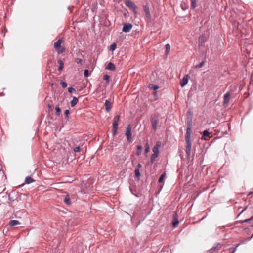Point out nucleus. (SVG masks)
I'll list each match as a JSON object with an SVG mask.
<instances>
[{"label":"nucleus","mask_w":253,"mask_h":253,"mask_svg":"<svg viewBox=\"0 0 253 253\" xmlns=\"http://www.w3.org/2000/svg\"><path fill=\"white\" fill-rule=\"evenodd\" d=\"M63 40L60 39L54 43V48L59 54L62 53L65 51V48L64 47H61V44Z\"/></svg>","instance_id":"obj_1"},{"label":"nucleus","mask_w":253,"mask_h":253,"mask_svg":"<svg viewBox=\"0 0 253 253\" xmlns=\"http://www.w3.org/2000/svg\"><path fill=\"white\" fill-rule=\"evenodd\" d=\"M120 119L119 115H116L114 116L113 121V134L114 136L116 135L117 132L118 121Z\"/></svg>","instance_id":"obj_2"},{"label":"nucleus","mask_w":253,"mask_h":253,"mask_svg":"<svg viewBox=\"0 0 253 253\" xmlns=\"http://www.w3.org/2000/svg\"><path fill=\"white\" fill-rule=\"evenodd\" d=\"M186 146V156L187 159H189L191 155V141L190 139L185 140Z\"/></svg>","instance_id":"obj_3"},{"label":"nucleus","mask_w":253,"mask_h":253,"mask_svg":"<svg viewBox=\"0 0 253 253\" xmlns=\"http://www.w3.org/2000/svg\"><path fill=\"white\" fill-rule=\"evenodd\" d=\"M125 4L127 7L132 9L135 14L137 13V6L134 2L130 0H126Z\"/></svg>","instance_id":"obj_4"},{"label":"nucleus","mask_w":253,"mask_h":253,"mask_svg":"<svg viewBox=\"0 0 253 253\" xmlns=\"http://www.w3.org/2000/svg\"><path fill=\"white\" fill-rule=\"evenodd\" d=\"M131 128H132V126L131 125H128L126 128V131L125 134L126 136L127 141L128 142H130L131 141V135H132Z\"/></svg>","instance_id":"obj_5"},{"label":"nucleus","mask_w":253,"mask_h":253,"mask_svg":"<svg viewBox=\"0 0 253 253\" xmlns=\"http://www.w3.org/2000/svg\"><path fill=\"white\" fill-rule=\"evenodd\" d=\"M143 9L145 13L146 16L148 19V21L150 22L151 21V16L149 11V8L148 6L147 5H144Z\"/></svg>","instance_id":"obj_6"},{"label":"nucleus","mask_w":253,"mask_h":253,"mask_svg":"<svg viewBox=\"0 0 253 253\" xmlns=\"http://www.w3.org/2000/svg\"><path fill=\"white\" fill-rule=\"evenodd\" d=\"M132 25L130 23H126L123 25L122 31L124 32H129L132 29Z\"/></svg>","instance_id":"obj_7"},{"label":"nucleus","mask_w":253,"mask_h":253,"mask_svg":"<svg viewBox=\"0 0 253 253\" xmlns=\"http://www.w3.org/2000/svg\"><path fill=\"white\" fill-rule=\"evenodd\" d=\"M189 76L188 75H185L183 78L181 80L180 84L182 87L186 85L188 82Z\"/></svg>","instance_id":"obj_8"},{"label":"nucleus","mask_w":253,"mask_h":253,"mask_svg":"<svg viewBox=\"0 0 253 253\" xmlns=\"http://www.w3.org/2000/svg\"><path fill=\"white\" fill-rule=\"evenodd\" d=\"M206 39L205 36L201 35L199 38V43L198 45L199 47H203L204 46L205 43L206 42Z\"/></svg>","instance_id":"obj_9"},{"label":"nucleus","mask_w":253,"mask_h":253,"mask_svg":"<svg viewBox=\"0 0 253 253\" xmlns=\"http://www.w3.org/2000/svg\"><path fill=\"white\" fill-rule=\"evenodd\" d=\"M230 96V93L229 91H227L224 95V100H223V105H228L229 102V98Z\"/></svg>","instance_id":"obj_10"},{"label":"nucleus","mask_w":253,"mask_h":253,"mask_svg":"<svg viewBox=\"0 0 253 253\" xmlns=\"http://www.w3.org/2000/svg\"><path fill=\"white\" fill-rule=\"evenodd\" d=\"M106 69L112 71H114L116 69L115 66L111 62H109L106 66Z\"/></svg>","instance_id":"obj_11"},{"label":"nucleus","mask_w":253,"mask_h":253,"mask_svg":"<svg viewBox=\"0 0 253 253\" xmlns=\"http://www.w3.org/2000/svg\"><path fill=\"white\" fill-rule=\"evenodd\" d=\"M105 106L106 111L107 112H110V111L111 110V103H110V102L109 100H106L105 101Z\"/></svg>","instance_id":"obj_12"},{"label":"nucleus","mask_w":253,"mask_h":253,"mask_svg":"<svg viewBox=\"0 0 253 253\" xmlns=\"http://www.w3.org/2000/svg\"><path fill=\"white\" fill-rule=\"evenodd\" d=\"M161 147V143L160 142L157 143L155 146L153 148L152 151L153 153L159 154V149Z\"/></svg>","instance_id":"obj_13"},{"label":"nucleus","mask_w":253,"mask_h":253,"mask_svg":"<svg viewBox=\"0 0 253 253\" xmlns=\"http://www.w3.org/2000/svg\"><path fill=\"white\" fill-rule=\"evenodd\" d=\"M191 133V128H187L186 133V136H185V140L190 139Z\"/></svg>","instance_id":"obj_14"},{"label":"nucleus","mask_w":253,"mask_h":253,"mask_svg":"<svg viewBox=\"0 0 253 253\" xmlns=\"http://www.w3.org/2000/svg\"><path fill=\"white\" fill-rule=\"evenodd\" d=\"M78 99L76 97H73L72 100L70 102L71 106L72 107H74L77 103Z\"/></svg>","instance_id":"obj_15"},{"label":"nucleus","mask_w":253,"mask_h":253,"mask_svg":"<svg viewBox=\"0 0 253 253\" xmlns=\"http://www.w3.org/2000/svg\"><path fill=\"white\" fill-rule=\"evenodd\" d=\"M34 181V180L31 177L28 176L25 178V183L29 184Z\"/></svg>","instance_id":"obj_16"},{"label":"nucleus","mask_w":253,"mask_h":253,"mask_svg":"<svg viewBox=\"0 0 253 253\" xmlns=\"http://www.w3.org/2000/svg\"><path fill=\"white\" fill-rule=\"evenodd\" d=\"M135 175L136 178L138 180H139L140 179V175H141V174L140 172V169H135Z\"/></svg>","instance_id":"obj_17"},{"label":"nucleus","mask_w":253,"mask_h":253,"mask_svg":"<svg viewBox=\"0 0 253 253\" xmlns=\"http://www.w3.org/2000/svg\"><path fill=\"white\" fill-rule=\"evenodd\" d=\"M157 124H158V121L157 120L154 119H153L152 120V126L154 130H156L157 128Z\"/></svg>","instance_id":"obj_18"},{"label":"nucleus","mask_w":253,"mask_h":253,"mask_svg":"<svg viewBox=\"0 0 253 253\" xmlns=\"http://www.w3.org/2000/svg\"><path fill=\"white\" fill-rule=\"evenodd\" d=\"M64 201L65 203L67 205H69L71 204L70 199L69 196L68 195H66V196L65 197V198L64 199Z\"/></svg>","instance_id":"obj_19"},{"label":"nucleus","mask_w":253,"mask_h":253,"mask_svg":"<svg viewBox=\"0 0 253 253\" xmlns=\"http://www.w3.org/2000/svg\"><path fill=\"white\" fill-rule=\"evenodd\" d=\"M57 62L59 64V70H62L64 66V63L63 62L61 59H58Z\"/></svg>","instance_id":"obj_20"},{"label":"nucleus","mask_w":253,"mask_h":253,"mask_svg":"<svg viewBox=\"0 0 253 253\" xmlns=\"http://www.w3.org/2000/svg\"><path fill=\"white\" fill-rule=\"evenodd\" d=\"M192 127V118L188 117L187 119V128Z\"/></svg>","instance_id":"obj_21"},{"label":"nucleus","mask_w":253,"mask_h":253,"mask_svg":"<svg viewBox=\"0 0 253 253\" xmlns=\"http://www.w3.org/2000/svg\"><path fill=\"white\" fill-rule=\"evenodd\" d=\"M137 152H136V155L137 156H139L141 154L142 147L141 145H137Z\"/></svg>","instance_id":"obj_22"},{"label":"nucleus","mask_w":253,"mask_h":253,"mask_svg":"<svg viewBox=\"0 0 253 253\" xmlns=\"http://www.w3.org/2000/svg\"><path fill=\"white\" fill-rule=\"evenodd\" d=\"M18 224H19V222L16 220H11L9 223V225L11 226H14Z\"/></svg>","instance_id":"obj_23"},{"label":"nucleus","mask_w":253,"mask_h":253,"mask_svg":"<svg viewBox=\"0 0 253 253\" xmlns=\"http://www.w3.org/2000/svg\"><path fill=\"white\" fill-rule=\"evenodd\" d=\"M149 88L153 89L154 90H156L159 88L158 86L154 85L152 84H151L149 85Z\"/></svg>","instance_id":"obj_24"},{"label":"nucleus","mask_w":253,"mask_h":253,"mask_svg":"<svg viewBox=\"0 0 253 253\" xmlns=\"http://www.w3.org/2000/svg\"><path fill=\"white\" fill-rule=\"evenodd\" d=\"M204 63H205V60H203L202 61L200 64H198V65H195L194 68L195 69H197V68H201L204 65Z\"/></svg>","instance_id":"obj_25"},{"label":"nucleus","mask_w":253,"mask_h":253,"mask_svg":"<svg viewBox=\"0 0 253 253\" xmlns=\"http://www.w3.org/2000/svg\"><path fill=\"white\" fill-rule=\"evenodd\" d=\"M165 176H166V173H163L161 175V176L159 177L158 182L160 183H162L163 182L164 178L165 177Z\"/></svg>","instance_id":"obj_26"},{"label":"nucleus","mask_w":253,"mask_h":253,"mask_svg":"<svg viewBox=\"0 0 253 253\" xmlns=\"http://www.w3.org/2000/svg\"><path fill=\"white\" fill-rule=\"evenodd\" d=\"M170 50V46L169 44H167L166 45V54H168Z\"/></svg>","instance_id":"obj_27"},{"label":"nucleus","mask_w":253,"mask_h":253,"mask_svg":"<svg viewBox=\"0 0 253 253\" xmlns=\"http://www.w3.org/2000/svg\"><path fill=\"white\" fill-rule=\"evenodd\" d=\"M210 135V132L207 130H205L203 131L202 138L204 137H208Z\"/></svg>","instance_id":"obj_28"},{"label":"nucleus","mask_w":253,"mask_h":253,"mask_svg":"<svg viewBox=\"0 0 253 253\" xmlns=\"http://www.w3.org/2000/svg\"><path fill=\"white\" fill-rule=\"evenodd\" d=\"M252 220H253V216H252L249 219H245V220H242V221H241L240 222L242 223H247V222H249V221H252Z\"/></svg>","instance_id":"obj_29"},{"label":"nucleus","mask_w":253,"mask_h":253,"mask_svg":"<svg viewBox=\"0 0 253 253\" xmlns=\"http://www.w3.org/2000/svg\"><path fill=\"white\" fill-rule=\"evenodd\" d=\"M191 8L192 9H195V8L196 7V0H191Z\"/></svg>","instance_id":"obj_30"},{"label":"nucleus","mask_w":253,"mask_h":253,"mask_svg":"<svg viewBox=\"0 0 253 253\" xmlns=\"http://www.w3.org/2000/svg\"><path fill=\"white\" fill-rule=\"evenodd\" d=\"M173 221H178V218H177V214L176 211H175L174 212L173 215Z\"/></svg>","instance_id":"obj_31"},{"label":"nucleus","mask_w":253,"mask_h":253,"mask_svg":"<svg viewBox=\"0 0 253 253\" xmlns=\"http://www.w3.org/2000/svg\"><path fill=\"white\" fill-rule=\"evenodd\" d=\"M116 48V44L115 43H113L110 46V50L111 51H114Z\"/></svg>","instance_id":"obj_32"},{"label":"nucleus","mask_w":253,"mask_h":253,"mask_svg":"<svg viewBox=\"0 0 253 253\" xmlns=\"http://www.w3.org/2000/svg\"><path fill=\"white\" fill-rule=\"evenodd\" d=\"M55 110L56 114L58 115H59L61 111L60 108L58 106H56L55 108Z\"/></svg>","instance_id":"obj_33"},{"label":"nucleus","mask_w":253,"mask_h":253,"mask_svg":"<svg viewBox=\"0 0 253 253\" xmlns=\"http://www.w3.org/2000/svg\"><path fill=\"white\" fill-rule=\"evenodd\" d=\"M109 78H110V76L109 75H105L103 77V79L104 80L106 81L107 83H108V82H109Z\"/></svg>","instance_id":"obj_34"},{"label":"nucleus","mask_w":253,"mask_h":253,"mask_svg":"<svg viewBox=\"0 0 253 253\" xmlns=\"http://www.w3.org/2000/svg\"><path fill=\"white\" fill-rule=\"evenodd\" d=\"M178 224H179L178 221H172V225H173V227H174V228L178 226Z\"/></svg>","instance_id":"obj_35"},{"label":"nucleus","mask_w":253,"mask_h":253,"mask_svg":"<svg viewBox=\"0 0 253 253\" xmlns=\"http://www.w3.org/2000/svg\"><path fill=\"white\" fill-rule=\"evenodd\" d=\"M81 150V148L79 146H77L76 147L74 148V151L75 152H79Z\"/></svg>","instance_id":"obj_36"},{"label":"nucleus","mask_w":253,"mask_h":253,"mask_svg":"<svg viewBox=\"0 0 253 253\" xmlns=\"http://www.w3.org/2000/svg\"><path fill=\"white\" fill-rule=\"evenodd\" d=\"M61 84L62 87L64 88L66 87L67 86V83L65 82H61Z\"/></svg>","instance_id":"obj_37"},{"label":"nucleus","mask_w":253,"mask_h":253,"mask_svg":"<svg viewBox=\"0 0 253 253\" xmlns=\"http://www.w3.org/2000/svg\"><path fill=\"white\" fill-rule=\"evenodd\" d=\"M75 91V89L73 87H69L68 88V92L70 93H71L73 91Z\"/></svg>","instance_id":"obj_38"},{"label":"nucleus","mask_w":253,"mask_h":253,"mask_svg":"<svg viewBox=\"0 0 253 253\" xmlns=\"http://www.w3.org/2000/svg\"><path fill=\"white\" fill-rule=\"evenodd\" d=\"M82 60L80 58H77L76 60H75V62L77 63V64H81L82 63Z\"/></svg>","instance_id":"obj_39"},{"label":"nucleus","mask_w":253,"mask_h":253,"mask_svg":"<svg viewBox=\"0 0 253 253\" xmlns=\"http://www.w3.org/2000/svg\"><path fill=\"white\" fill-rule=\"evenodd\" d=\"M89 75L88 71V70L86 69L84 71V76L86 77H88Z\"/></svg>","instance_id":"obj_40"},{"label":"nucleus","mask_w":253,"mask_h":253,"mask_svg":"<svg viewBox=\"0 0 253 253\" xmlns=\"http://www.w3.org/2000/svg\"><path fill=\"white\" fill-rule=\"evenodd\" d=\"M158 156H159V154L153 153L152 154V155H151V157L156 158L158 157Z\"/></svg>","instance_id":"obj_41"},{"label":"nucleus","mask_w":253,"mask_h":253,"mask_svg":"<svg viewBox=\"0 0 253 253\" xmlns=\"http://www.w3.org/2000/svg\"><path fill=\"white\" fill-rule=\"evenodd\" d=\"M69 112H69V110H66L65 111V112H64V113H65V116H66V117H68V115H69Z\"/></svg>","instance_id":"obj_42"},{"label":"nucleus","mask_w":253,"mask_h":253,"mask_svg":"<svg viewBox=\"0 0 253 253\" xmlns=\"http://www.w3.org/2000/svg\"><path fill=\"white\" fill-rule=\"evenodd\" d=\"M150 150V149H149V146L147 145V146L146 147L145 149V153H147L149 152Z\"/></svg>","instance_id":"obj_43"},{"label":"nucleus","mask_w":253,"mask_h":253,"mask_svg":"<svg viewBox=\"0 0 253 253\" xmlns=\"http://www.w3.org/2000/svg\"><path fill=\"white\" fill-rule=\"evenodd\" d=\"M142 167V165L140 163H139L137 166V167L135 168V169H140V168H141Z\"/></svg>","instance_id":"obj_44"},{"label":"nucleus","mask_w":253,"mask_h":253,"mask_svg":"<svg viewBox=\"0 0 253 253\" xmlns=\"http://www.w3.org/2000/svg\"><path fill=\"white\" fill-rule=\"evenodd\" d=\"M155 159L156 158H155L151 157V164H153L154 162V161L155 160Z\"/></svg>","instance_id":"obj_45"},{"label":"nucleus","mask_w":253,"mask_h":253,"mask_svg":"<svg viewBox=\"0 0 253 253\" xmlns=\"http://www.w3.org/2000/svg\"><path fill=\"white\" fill-rule=\"evenodd\" d=\"M247 207H245V208H244V209H243V210L241 211V212L240 213L239 215H240V214H242V213H243V212L246 210V209H247Z\"/></svg>","instance_id":"obj_46"},{"label":"nucleus","mask_w":253,"mask_h":253,"mask_svg":"<svg viewBox=\"0 0 253 253\" xmlns=\"http://www.w3.org/2000/svg\"><path fill=\"white\" fill-rule=\"evenodd\" d=\"M239 244H238V245H237V246H236V247L235 249L233 250V251L232 252V253H234V252H235L236 251V250L237 248L239 246Z\"/></svg>","instance_id":"obj_47"},{"label":"nucleus","mask_w":253,"mask_h":253,"mask_svg":"<svg viewBox=\"0 0 253 253\" xmlns=\"http://www.w3.org/2000/svg\"><path fill=\"white\" fill-rule=\"evenodd\" d=\"M215 247H212V248L211 249V251H213V250H215Z\"/></svg>","instance_id":"obj_48"}]
</instances>
